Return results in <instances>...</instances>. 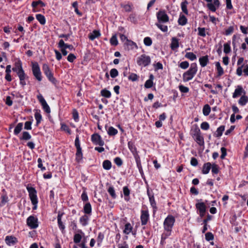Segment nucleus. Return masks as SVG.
<instances>
[{"label":"nucleus","mask_w":248,"mask_h":248,"mask_svg":"<svg viewBox=\"0 0 248 248\" xmlns=\"http://www.w3.org/2000/svg\"><path fill=\"white\" fill-rule=\"evenodd\" d=\"M175 221V219L172 216H168L165 218L163 223L165 232L163 234L162 239H166L170 235Z\"/></svg>","instance_id":"nucleus-1"},{"label":"nucleus","mask_w":248,"mask_h":248,"mask_svg":"<svg viewBox=\"0 0 248 248\" xmlns=\"http://www.w3.org/2000/svg\"><path fill=\"white\" fill-rule=\"evenodd\" d=\"M198 70L197 65L196 63H192L188 71L184 73L183 79L184 81L186 82L192 79Z\"/></svg>","instance_id":"nucleus-2"},{"label":"nucleus","mask_w":248,"mask_h":248,"mask_svg":"<svg viewBox=\"0 0 248 248\" xmlns=\"http://www.w3.org/2000/svg\"><path fill=\"white\" fill-rule=\"evenodd\" d=\"M27 190L29 193L30 198L31 200L32 204L34 205L33 209L35 210L37 208V204L38 203V199L36 195V190L32 187H28Z\"/></svg>","instance_id":"nucleus-3"},{"label":"nucleus","mask_w":248,"mask_h":248,"mask_svg":"<svg viewBox=\"0 0 248 248\" xmlns=\"http://www.w3.org/2000/svg\"><path fill=\"white\" fill-rule=\"evenodd\" d=\"M43 71L48 80L53 84H56V80L53 77V74L47 64L44 63L42 67Z\"/></svg>","instance_id":"nucleus-4"},{"label":"nucleus","mask_w":248,"mask_h":248,"mask_svg":"<svg viewBox=\"0 0 248 248\" xmlns=\"http://www.w3.org/2000/svg\"><path fill=\"white\" fill-rule=\"evenodd\" d=\"M32 71L33 75L36 79L39 81H41L42 79V74L37 62H32Z\"/></svg>","instance_id":"nucleus-5"},{"label":"nucleus","mask_w":248,"mask_h":248,"mask_svg":"<svg viewBox=\"0 0 248 248\" xmlns=\"http://www.w3.org/2000/svg\"><path fill=\"white\" fill-rule=\"evenodd\" d=\"M193 137L200 145H203L204 144L203 138L201 135L200 129L197 126L193 130Z\"/></svg>","instance_id":"nucleus-6"},{"label":"nucleus","mask_w":248,"mask_h":248,"mask_svg":"<svg viewBox=\"0 0 248 248\" xmlns=\"http://www.w3.org/2000/svg\"><path fill=\"white\" fill-rule=\"evenodd\" d=\"M137 62L140 66H146L151 63V58L149 56L142 54L138 58Z\"/></svg>","instance_id":"nucleus-7"},{"label":"nucleus","mask_w":248,"mask_h":248,"mask_svg":"<svg viewBox=\"0 0 248 248\" xmlns=\"http://www.w3.org/2000/svg\"><path fill=\"white\" fill-rule=\"evenodd\" d=\"M27 224L31 229H35L38 227V219L33 216H30L27 219Z\"/></svg>","instance_id":"nucleus-8"},{"label":"nucleus","mask_w":248,"mask_h":248,"mask_svg":"<svg viewBox=\"0 0 248 248\" xmlns=\"http://www.w3.org/2000/svg\"><path fill=\"white\" fill-rule=\"evenodd\" d=\"M158 23H166L169 21V17L164 11H160L157 13Z\"/></svg>","instance_id":"nucleus-9"},{"label":"nucleus","mask_w":248,"mask_h":248,"mask_svg":"<svg viewBox=\"0 0 248 248\" xmlns=\"http://www.w3.org/2000/svg\"><path fill=\"white\" fill-rule=\"evenodd\" d=\"M91 140L93 144L102 146L104 144V141L102 140L101 136L98 134L92 135Z\"/></svg>","instance_id":"nucleus-10"},{"label":"nucleus","mask_w":248,"mask_h":248,"mask_svg":"<svg viewBox=\"0 0 248 248\" xmlns=\"http://www.w3.org/2000/svg\"><path fill=\"white\" fill-rule=\"evenodd\" d=\"M149 219V214L147 210H141L140 220L142 225H145L147 223Z\"/></svg>","instance_id":"nucleus-11"},{"label":"nucleus","mask_w":248,"mask_h":248,"mask_svg":"<svg viewBox=\"0 0 248 248\" xmlns=\"http://www.w3.org/2000/svg\"><path fill=\"white\" fill-rule=\"evenodd\" d=\"M243 93H245L242 86H237L232 94V97L235 98L241 95Z\"/></svg>","instance_id":"nucleus-12"},{"label":"nucleus","mask_w":248,"mask_h":248,"mask_svg":"<svg viewBox=\"0 0 248 248\" xmlns=\"http://www.w3.org/2000/svg\"><path fill=\"white\" fill-rule=\"evenodd\" d=\"M5 242L9 245H14L17 242L16 238L13 236H7L5 238Z\"/></svg>","instance_id":"nucleus-13"},{"label":"nucleus","mask_w":248,"mask_h":248,"mask_svg":"<svg viewBox=\"0 0 248 248\" xmlns=\"http://www.w3.org/2000/svg\"><path fill=\"white\" fill-rule=\"evenodd\" d=\"M147 194H148L149 198V201H150L151 205L154 209V211L155 212V211L156 207V203H155V200L154 199V195H152L148 190H147Z\"/></svg>","instance_id":"nucleus-14"},{"label":"nucleus","mask_w":248,"mask_h":248,"mask_svg":"<svg viewBox=\"0 0 248 248\" xmlns=\"http://www.w3.org/2000/svg\"><path fill=\"white\" fill-rule=\"evenodd\" d=\"M58 46L59 47H64L66 49V48H68L70 50H72L74 48L73 46L72 45H68L67 44H65L64 43V41L63 40L61 39L60 40L59 44H58Z\"/></svg>","instance_id":"nucleus-15"},{"label":"nucleus","mask_w":248,"mask_h":248,"mask_svg":"<svg viewBox=\"0 0 248 248\" xmlns=\"http://www.w3.org/2000/svg\"><path fill=\"white\" fill-rule=\"evenodd\" d=\"M209 62L208 56L207 55L202 56L199 59V62L202 67H205Z\"/></svg>","instance_id":"nucleus-16"},{"label":"nucleus","mask_w":248,"mask_h":248,"mask_svg":"<svg viewBox=\"0 0 248 248\" xmlns=\"http://www.w3.org/2000/svg\"><path fill=\"white\" fill-rule=\"evenodd\" d=\"M154 78V76L153 75L151 74L149 77V79L146 80V81L145 83L144 87L146 88H151L153 85V79Z\"/></svg>","instance_id":"nucleus-17"},{"label":"nucleus","mask_w":248,"mask_h":248,"mask_svg":"<svg viewBox=\"0 0 248 248\" xmlns=\"http://www.w3.org/2000/svg\"><path fill=\"white\" fill-rule=\"evenodd\" d=\"M101 35L99 31L97 30H94L92 33L89 35V38L93 41L96 38H98Z\"/></svg>","instance_id":"nucleus-18"},{"label":"nucleus","mask_w":248,"mask_h":248,"mask_svg":"<svg viewBox=\"0 0 248 248\" xmlns=\"http://www.w3.org/2000/svg\"><path fill=\"white\" fill-rule=\"evenodd\" d=\"M170 47L173 50H174L179 47V41L178 39L175 37H173L171 39Z\"/></svg>","instance_id":"nucleus-19"},{"label":"nucleus","mask_w":248,"mask_h":248,"mask_svg":"<svg viewBox=\"0 0 248 248\" xmlns=\"http://www.w3.org/2000/svg\"><path fill=\"white\" fill-rule=\"evenodd\" d=\"M212 165L210 162H208L205 163L202 168V172L203 174H207L209 173L211 168Z\"/></svg>","instance_id":"nucleus-20"},{"label":"nucleus","mask_w":248,"mask_h":248,"mask_svg":"<svg viewBox=\"0 0 248 248\" xmlns=\"http://www.w3.org/2000/svg\"><path fill=\"white\" fill-rule=\"evenodd\" d=\"M133 227L129 223H127L124 226V233L126 234H129L132 231Z\"/></svg>","instance_id":"nucleus-21"},{"label":"nucleus","mask_w":248,"mask_h":248,"mask_svg":"<svg viewBox=\"0 0 248 248\" xmlns=\"http://www.w3.org/2000/svg\"><path fill=\"white\" fill-rule=\"evenodd\" d=\"M225 130V126L221 125L219 126L217 130L216 133L215 134V136L216 137H220L222 136L223 132Z\"/></svg>","instance_id":"nucleus-22"},{"label":"nucleus","mask_w":248,"mask_h":248,"mask_svg":"<svg viewBox=\"0 0 248 248\" xmlns=\"http://www.w3.org/2000/svg\"><path fill=\"white\" fill-rule=\"evenodd\" d=\"M248 102V97L246 95L242 96L238 101V103L241 106H244Z\"/></svg>","instance_id":"nucleus-23"},{"label":"nucleus","mask_w":248,"mask_h":248,"mask_svg":"<svg viewBox=\"0 0 248 248\" xmlns=\"http://www.w3.org/2000/svg\"><path fill=\"white\" fill-rule=\"evenodd\" d=\"M88 220L89 217L86 215L82 216L79 219L80 223L83 226H85L87 225Z\"/></svg>","instance_id":"nucleus-24"},{"label":"nucleus","mask_w":248,"mask_h":248,"mask_svg":"<svg viewBox=\"0 0 248 248\" xmlns=\"http://www.w3.org/2000/svg\"><path fill=\"white\" fill-rule=\"evenodd\" d=\"M83 210L85 214H90L92 212L91 204L89 202L86 203L84 206Z\"/></svg>","instance_id":"nucleus-25"},{"label":"nucleus","mask_w":248,"mask_h":248,"mask_svg":"<svg viewBox=\"0 0 248 248\" xmlns=\"http://www.w3.org/2000/svg\"><path fill=\"white\" fill-rule=\"evenodd\" d=\"M178 23L179 25L184 26L187 23V19L184 15H180L178 19Z\"/></svg>","instance_id":"nucleus-26"},{"label":"nucleus","mask_w":248,"mask_h":248,"mask_svg":"<svg viewBox=\"0 0 248 248\" xmlns=\"http://www.w3.org/2000/svg\"><path fill=\"white\" fill-rule=\"evenodd\" d=\"M197 209L199 211V212L202 211H206V206L203 202L198 203L196 204Z\"/></svg>","instance_id":"nucleus-27"},{"label":"nucleus","mask_w":248,"mask_h":248,"mask_svg":"<svg viewBox=\"0 0 248 248\" xmlns=\"http://www.w3.org/2000/svg\"><path fill=\"white\" fill-rule=\"evenodd\" d=\"M188 4V2L185 0L183 1L181 4V7L182 11L186 15H188V10L187 9V5Z\"/></svg>","instance_id":"nucleus-28"},{"label":"nucleus","mask_w":248,"mask_h":248,"mask_svg":"<svg viewBox=\"0 0 248 248\" xmlns=\"http://www.w3.org/2000/svg\"><path fill=\"white\" fill-rule=\"evenodd\" d=\"M211 111V108L208 104H206L203 106L202 112L204 116H208Z\"/></svg>","instance_id":"nucleus-29"},{"label":"nucleus","mask_w":248,"mask_h":248,"mask_svg":"<svg viewBox=\"0 0 248 248\" xmlns=\"http://www.w3.org/2000/svg\"><path fill=\"white\" fill-rule=\"evenodd\" d=\"M128 146L130 150L133 153L134 156L135 154L138 155L136 150V148L132 142L130 141L128 142Z\"/></svg>","instance_id":"nucleus-30"},{"label":"nucleus","mask_w":248,"mask_h":248,"mask_svg":"<svg viewBox=\"0 0 248 248\" xmlns=\"http://www.w3.org/2000/svg\"><path fill=\"white\" fill-rule=\"evenodd\" d=\"M21 69H23L22 66V62L20 61H18V62L16 63V66L15 67L13 68V71L14 72H16V73H18V72L19 71V70Z\"/></svg>","instance_id":"nucleus-31"},{"label":"nucleus","mask_w":248,"mask_h":248,"mask_svg":"<svg viewBox=\"0 0 248 248\" xmlns=\"http://www.w3.org/2000/svg\"><path fill=\"white\" fill-rule=\"evenodd\" d=\"M103 167L105 170H109L111 168V163L108 160H106L103 162Z\"/></svg>","instance_id":"nucleus-32"},{"label":"nucleus","mask_w":248,"mask_h":248,"mask_svg":"<svg viewBox=\"0 0 248 248\" xmlns=\"http://www.w3.org/2000/svg\"><path fill=\"white\" fill-rule=\"evenodd\" d=\"M22 127H23V124L22 123H18L15 128L14 134L16 135H18L21 132V130L22 129Z\"/></svg>","instance_id":"nucleus-33"},{"label":"nucleus","mask_w":248,"mask_h":248,"mask_svg":"<svg viewBox=\"0 0 248 248\" xmlns=\"http://www.w3.org/2000/svg\"><path fill=\"white\" fill-rule=\"evenodd\" d=\"M34 117L36 120V124L38 125L42 120V115L40 113L39 110H36L35 114Z\"/></svg>","instance_id":"nucleus-34"},{"label":"nucleus","mask_w":248,"mask_h":248,"mask_svg":"<svg viewBox=\"0 0 248 248\" xmlns=\"http://www.w3.org/2000/svg\"><path fill=\"white\" fill-rule=\"evenodd\" d=\"M216 66L217 70V73L218 76H221L224 73L223 68L220 65L219 62H217L216 63Z\"/></svg>","instance_id":"nucleus-35"},{"label":"nucleus","mask_w":248,"mask_h":248,"mask_svg":"<svg viewBox=\"0 0 248 248\" xmlns=\"http://www.w3.org/2000/svg\"><path fill=\"white\" fill-rule=\"evenodd\" d=\"M36 19L42 25H44L46 23L45 16L41 14H37L36 16Z\"/></svg>","instance_id":"nucleus-36"},{"label":"nucleus","mask_w":248,"mask_h":248,"mask_svg":"<svg viewBox=\"0 0 248 248\" xmlns=\"http://www.w3.org/2000/svg\"><path fill=\"white\" fill-rule=\"evenodd\" d=\"M118 133V130L114 127L110 126L108 130V134L109 136H114Z\"/></svg>","instance_id":"nucleus-37"},{"label":"nucleus","mask_w":248,"mask_h":248,"mask_svg":"<svg viewBox=\"0 0 248 248\" xmlns=\"http://www.w3.org/2000/svg\"><path fill=\"white\" fill-rule=\"evenodd\" d=\"M101 94L105 97L109 98L110 97L111 94L110 91L105 89L101 91Z\"/></svg>","instance_id":"nucleus-38"},{"label":"nucleus","mask_w":248,"mask_h":248,"mask_svg":"<svg viewBox=\"0 0 248 248\" xmlns=\"http://www.w3.org/2000/svg\"><path fill=\"white\" fill-rule=\"evenodd\" d=\"M185 57L191 61H193L197 59L196 55L192 52H187L185 55Z\"/></svg>","instance_id":"nucleus-39"},{"label":"nucleus","mask_w":248,"mask_h":248,"mask_svg":"<svg viewBox=\"0 0 248 248\" xmlns=\"http://www.w3.org/2000/svg\"><path fill=\"white\" fill-rule=\"evenodd\" d=\"M224 52L228 54L231 52L230 42H228L224 44Z\"/></svg>","instance_id":"nucleus-40"},{"label":"nucleus","mask_w":248,"mask_h":248,"mask_svg":"<svg viewBox=\"0 0 248 248\" xmlns=\"http://www.w3.org/2000/svg\"><path fill=\"white\" fill-rule=\"evenodd\" d=\"M76 159L78 162L80 161L82 158V153L81 149L77 150V153L76 154Z\"/></svg>","instance_id":"nucleus-41"},{"label":"nucleus","mask_w":248,"mask_h":248,"mask_svg":"<svg viewBox=\"0 0 248 248\" xmlns=\"http://www.w3.org/2000/svg\"><path fill=\"white\" fill-rule=\"evenodd\" d=\"M156 26L163 32H167L168 31V27L167 26L163 25L161 23H156Z\"/></svg>","instance_id":"nucleus-42"},{"label":"nucleus","mask_w":248,"mask_h":248,"mask_svg":"<svg viewBox=\"0 0 248 248\" xmlns=\"http://www.w3.org/2000/svg\"><path fill=\"white\" fill-rule=\"evenodd\" d=\"M31 138V136L29 132L24 131L22 133V137L20 138V140H29Z\"/></svg>","instance_id":"nucleus-43"},{"label":"nucleus","mask_w":248,"mask_h":248,"mask_svg":"<svg viewBox=\"0 0 248 248\" xmlns=\"http://www.w3.org/2000/svg\"><path fill=\"white\" fill-rule=\"evenodd\" d=\"M135 159L137 163V165L139 170L141 169V165L140 163V156L138 155L135 154Z\"/></svg>","instance_id":"nucleus-44"},{"label":"nucleus","mask_w":248,"mask_h":248,"mask_svg":"<svg viewBox=\"0 0 248 248\" xmlns=\"http://www.w3.org/2000/svg\"><path fill=\"white\" fill-rule=\"evenodd\" d=\"M82 238L81 235L79 233H76L74 236V243L77 244L79 243Z\"/></svg>","instance_id":"nucleus-45"},{"label":"nucleus","mask_w":248,"mask_h":248,"mask_svg":"<svg viewBox=\"0 0 248 248\" xmlns=\"http://www.w3.org/2000/svg\"><path fill=\"white\" fill-rule=\"evenodd\" d=\"M198 30L199 31V35L202 37H205L206 36L205 29L204 28L199 27Z\"/></svg>","instance_id":"nucleus-46"},{"label":"nucleus","mask_w":248,"mask_h":248,"mask_svg":"<svg viewBox=\"0 0 248 248\" xmlns=\"http://www.w3.org/2000/svg\"><path fill=\"white\" fill-rule=\"evenodd\" d=\"M108 191L113 199H115L116 197L114 189L112 186L109 187Z\"/></svg>","instance_id":"nucleus-47"},{"label":"nucleus","mask_w":248,"mask_h":248,"mask_svg":"<svg viewBox=\"0 0 248 248\" xmlns=\"http://www.w3.org/2000/svg\"><path fill=\"white\" fill-rule=\"evenodd\" d=\"M110 43L111 45L117 46L118 45V41L116 35H113L110 38Z\"/></svg>","instance_id":"nucleus-48"},{"label":"nucleus","mask_w":248,"mask_h":248,"mask_svg":"<svg viewBox=\"0 0 248 248\" xmlns=\"http://www.w3.org/2000/svg\"><path fill=\"white\" fill-rule=\"evenodd\" d=\"M110 75L112 78L116 77L118 75V70L115 68L112 69L110 71Z\"/></svg>","instance_id":"nucleus-49"},{"label":"nucleus","mask_w":248,"mask_h":248,"mask_svg":"<svg viewBox=\"0 0 248 248\" xmlns=\"http://www.w3.org/2000/svg\"><path fill=\"white\" fill-rule=\"evenodd\" d=\"M104 238V234L101 232L99 233L97 238V244L98 245L101 244Z\"/></svg>","instance_id":"nucleus-50"},{"label":"nucleus","mask_w":248,"mask_h":248,"mask_svg":"<svg viewBox=\"0 0 248 248\" xmlns=\"http://www.w3.org/2000/svg\"><path fill=\"white\" fill-rule=\"evenodd\" d=\"M144 43L147 46H150L152 44V41L150 37H146L144 39Z\"/></svg>","instance_id":"nucleus-51"},{"label":"nucleus","mask_w":248,"mask_h":248,"mask_svg":"<svg viewBox=\"0 0 248 248\" xmlns=\"http://www.w3.org/2000/svg\"><path fill=\"white\" fill-rule=\"evenodd\" d=\"M61 129L62 130L67 132L68 134H71V130L66 124H61Z\"/></svg>","instance_id":"nucleus-52"},{"label":"nucleus","mask_w":248,"mask_h":248,"mask_svg":"<svg viewBox=\"0 0 248 248\" xmlns=\"http://www.w3.org/2000/svg\"><path fill=\"white\" fill-rule=\"evenodd\" d=\"M128 79L132 81H135L138 80V77L137 74L131 73L128 77Z\"/></svg>","instance_id":"nucleus-53"},{"label":"nucleus","mask_w":248,"mask_h":248,"mask_svg":"<svg viewBox=\"0 0 248 248\" xmlns=\"http://www.w3.org/2000/svg\"><path fill=\"white\" fill-rule=\"evenodd\" d=\"M179 66L183 69H186L188 67L189 63L187 61L183 62L180 63Z\"/></svg>","instance_id":"nucleus-54"},{"label":"nucleus","mask_w":248,"mask_h":248,"mask_svg":"<svg viewBox=\"0 0 248 248\" xmlns=\"http://www.w3.org/2000/svg\"><path fill=\"white\" fill-rule=\"evenodd\" d=\"M205 239L208 241L213 240V234L210 232H208L205 234Z\"/></svg>","instance_id":"nucleus-55"},{"label":"nucleus","mask_w":248,"mask_h":248,"mask_svg":"<svg viewBox=\"0 0 248 248\" xmlns=\"http://www.w3.org/2000/svg\"><path fill=\"white\" fill-rule=\"evenodd\" d=\"M44 110L47 113H49L50 112V109L49 106L47 105L46 102L44 104H42Z\"/></svg>","instance_id":"nucleus-56"},{"label":"nucleus","mask_w":248,"mask_h":248,"mask_svg":"<svg viewBox=\"0 0 248 248\" xmlns=\"http://www.w3.org/2000/svg\"><path fill=\"white\" fill-rule=\"evenodd\" d=\"M201 127L203 130H207L209 128V124L207 122H204L201 124Z\"/></svg>","instance_id":"nucleus-57"},{"label":"nucleus","mask_w":248,"mask_h":248,"mask_svg":"<svg viewBox=\"0 0 248 248\" xmlns=\"http://www.w3.org/2000/svg\"><path fill=\"white\" fill-rule=\"evenodd\" d=\"M76 59V56L72 53H70L68 55L67 57V61L70 62H72L74 61Z\"/></svg>","instance_id":"nucleus-58"},{"label":"nucleus","mask_w":248,"mask_h":248,"mask_svg":"<svg viewBox=\"0 0 248 248\" xmlns=\"http://www.w3.org/2000/svg\"><path fill=\"white\" fill-rule=\"evenodd\" d=\"M244 66V64H242L240 66L238 67L236 70V74L238 76H241L242 75L243 68Z\"/></svg>","instance_id":"nucleus-59"},{"label":"nucleus","mask_w":248,"mask_h":248,"mask_svg":"<svg viewBox=\"0 0 248 248\" xmlns=\"http://www.w3.org/2000/svg\"><path fill=\"white\" fill-rule=\"evenodd\" d=\"M207 6L209 10L212 12H215L216 11V6L212 3H209L207 4Z\"/></svg>","instance_id":"nucleus-60"},{"label":"nucleus","mask_w":248,"mask_h":248,"mask_svg":"<svg viewBox=\"0 0 248 248\" xmlns=\"http://www.w3.org/2000/svg\"><path fill=\"white\" fill-rule=\"evenodd\" d=\"M75 145L77 148V150L81 149V148L80 147V146L79 140V138H78V136H77L76 138V140L75 141Z\"/></svg>","instance_id":"nucleus-61"},{"label":"nucleus","mask_w":248,"mask_h":248,"mask_svg":"<svg viewBox=\"0 0 248 248\" xmlns=\"http://www.w3.org/2000/svg\"><path fill=\"white\" fill-rule=\"evenodd\" d=\"M19 79L22 78H26V75L24 73L23 69H21L17 73Z\"/></svg>","instance_id":"nucleus-62"},{"label":"nucleus","mask_w":248,"mask_h":248,"mask_svg":"<svg viewBox=\"0 0 248 248\" xmlns=\"http://www.w3.org/2000/svg\"><path fill=\"white\" fill-rule=\"evenodd\" d=\"M179 88L182 93H186L189 91V89L183 85H180Z\"/></svg>","instance_id":"nucleus-63"},{"label":"nucleus","mask_w":248,"mask_h":248,"mask_svg":"<svg viewBox=\"0 0 248 248\" xmlns=\"http://www.w3.org/2000/svg\"><path fill=\"white\" fill-rule=\"evenodd\" d=\"M114 162L118 166H121L123 164L122 160L119 157L114 159Z\"/></svg>","instance_id":"nucleus-64"}]
</instances>
